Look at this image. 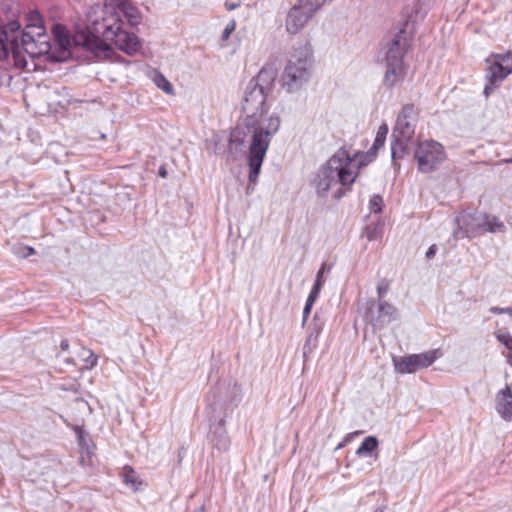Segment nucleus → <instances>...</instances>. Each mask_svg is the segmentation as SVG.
Listing matches in <instances>:
<instances>
[{"mask_svg": "<svg viewBox=\"0 0 512 512\" xmlns=\"http://www.w3.org/2000/svg\"><path fill=\"white\" fill-rule=\"evenodd\" d=\"M312 50L308 44L295 47L283 73V85L289 91L299 89L310 77Z\"/></svg>", "mask_w": 512, "mask_h": 512, "instance_id": "5", "label": "nucleus"}, {"mask_svg": "<svg viewBox=\"0 0 512 512\" xmlns=\"http://www.w3.org/2000/svg\"><path fill=\"white\" fill-rule=\"evenodd\" d=\"M239 388L236 384L219 382L207 396V414L210 421L209 442L219 451H226L230 439L225 429V418L233 411Z\"/></svg>", "mask_w": 512, "mask_h": 512, "instance_id": "3", "label": "nucleus"}, {"mask_svg": "<svg viewBox=\"0 0 512 512\" xmlns=\"http://www.w3.org/2000/svg\"><path fill=\"white\" fill-rule=\"evenodd\" d=\"M125 17L131 26H136L140 23V16L138 10L133 6H126L124 9Z\"/></svg>", "mask_w": 512, "mask_h": 512, "instance_id": "22", "label": "nucleus"}, {"mask_svg": "<svg viewBox=\"0 0 512 512\" xmlns=\"http://www.w3.org/2000/svg\"><path fill=\"white\" fill-rule=\"evenodd\" d=\"M489 64L486 78L487 83L484 87V95H489L494 91L499 84L512 73L511 54H492L490 58L486 59Z\"/></svg>", "mask_w": 512, "mask_h": 512, "instance_id": "9", "label": "nucleus"}, {"mask_svg": "<svg viewBox=\"0 0 512 512\" xmlns=\"http://www.w3.org/2000/svg\"><path fill=\"white\" fill-rule=\"evenodd\" d=\"M34 42V37L29 32L22 33V44L24 46H28Z\"/></svg>", "mask_w": 512, "mask_h": 512, "instance_id": "30", "label": "nucleus"}, {"mask_svg": "<svg viewBox=\"0 0 512 512\" xmlns=\"http://www.w3.org/2000/svg\"><path fill=\"white\" fill-rule=\"evenodd\" d=\"M374 512H384V509L382 507H378L374 510Z\"/></svg>", "mask_w": 512, "mask_h": 512, "instance_id": "43", "label": "nucleus"}, {"mask_svg": "<svg viewBox=\"0 0 512 512\" xmlns=\"http://www.w3.org/2000/svg\"><path fill=\"white\" fill-rule=\"evenodd\" d=\"M496 338L509 350L510 354L507 356V362L512 365V336L509 334H498Z\"/></svg>", "mask_w": 512, "mask_h": 512, "instance_id": "24", "label": "nucleus"}, {"mask_svg": "<svg viewBox=\"0 0 512 512\" xmlns=\"http://www.w3.org/2000/svg\"><path fill=\"white\" fill-rule=\"evenodd\" d=\"M81 357L86 363V369H92L97 365L98 357L89 349H82Z\"/></svg>", "mask_w": 512, "mask_h": 512, "instance_id": "23", "label": "nucleus"}, {"mask_svg": "<svg viewBox=\"0 0 512 512\" xmlns=\"http://www.w3.org/2000/svg\"><path fill=\"white\" fill-rule=\"evenodd\" d=\"M436 252H437V245L436 244L431 245L426 252V258L432 259L435 256Z\"/></svg>", "mask_w": 512, "mask_h": 512, "instance_id": "35", "label": "nucleus"}, {"mask_svg": "<svg viewBox=\"0 0 512 512\" xmlns=\"http://www.w3.org/2000/svg\"><path fill=\"white\" fill-rule=\"evenodd\" d=\"M378 447V440L375 436H367L364 438L358 449L356 455L359 457L371 456L372 452Z\"/></svg>", "mask_w": 512, "mask_h": 512, "instance_id": "18", "label": "nucleus"}, {"mask_svg": "<svg viewBox=\"0 0 512 512\" xmlns=\"http://www.w3.org/2000/svg\"><path fill=\"white\" fill-rule=\"evenodd\" d=\"M441 356L440 350L434 349L400 357L399 359H394L395 370L401 374L414 373L419 369L431 366Z\"/></svg>", "mask_w": 512, "mask_h": 512, "instance_id": "11", "label": "nucleus"}, {"mask_svg": "<svg viewBox=\"0 0 512 512\" xmlns=\"http://www.w3.org/2000/svg\"><path fill=\"white\" fill-rule=\"evenodd\" d=\"M320 329L319 328L315 334L313 333H310L308 336H307V339H306V342L303 346V356L304 357H307L308 354L312 353L314 351V349L317 347V343H318V335H319V332H320Z\"/></svg>", "mask_w": 512, "mask_h": 512, "instance_id": "21", "label": "nucleus"}, {"mask_svg": "<svg viewBox=\"0 0 512 512\" xmlns=\"http://www.w3.org/2000/svg\"><path fill=\"white\" fill-rule=\"evenodd\" d=\"M369 206L372 212L380 213L383 207V198L380 195H373L370 199Z\"/></svg>", "mask_w": 512, "mask_h": 512, "instance_id": "25", "label": "nucleus"}, {"mask_svg": "<svg viewBox=\"0 0 512 512\" xmlns=\"http://www.w3.org/2000/svg\"><path fill=\"white\" fill-rule=\"evenodd\" d=\"M507 162H510V163H512V158H511V159H509V160H507Z\"/></svg>", "mask_w": 512, "mask_h": 512, "instance_id": "46", "label": "nucleus"}, {"mask_svg": "<svg viewBox=\"0 0 512 512\" xmlns=\"http://www.w3.org/2000/svg\"><path fill=\"white\" fill-rule=\"evenodd\" d=\"M159 176H161L162 178H165L167 176V172L164 167L159 168Z\"/></svg>", "mask_w": 512, "mask_h": 512, "instance_id": "42", "label": "nucleus"}, {"mask_svg": "<svg viewBox=\"0 0 512 512\" xmlns=\"http://www.w3.org/2000/svg\"><path fill=\"white\" fill-rule=\"evenodd\" d=\"M367 317L375 328H382L396 319L397 309L390 303L379 300L377 316H374L372 310H369Z\"/></svg>", "mask_w": 512, "mask_h": 512, "instance_id": "13", "label": "nucleus"}, {"mask_svg": "<svg viewBox=\"0 0 512 512\" xmlns=\"http://www.w3.org/2000/svg\"><path fill=\"white\" fill-rule=\"evenodd\" d=\"M236 23L234 20L230 21L224 28V31L222 33L221 39L223 41H226L229 39L232 32L235 30Z\"/></svg>", "mask_w": 512, "mask_h": 512, "instance_id": "27", "label": "nucleus"}, {"mask_svg": "<svg viewBox=\"0 0 512 512\" xmlns=\"http://www.w3.org/2000/svg\"><path fill=\"white\" fill-rule=\"evenodd\" d=\"M325 267H326V264L323 263L321 268L318 270V272L316 274L315 281H319L321 285H323V283H324V281H323V273H324Z\"/></svg>", "mask_w": 512, "mask_h": 512, "instance_id": "36", "label": "nucleus"}, {"mask_svg": "<svg viewBox=\"0 0 512 512\" xmlns=\"http://www.w3.org/2000/svg\"><path fill=\"white\" fill-rule=\"evenodd\" d=\"M316 299H317L316 297H314V296L309 294L308 297H307L306 303L314 305Z\"/></svg>", "mask_w": 512, "mask_h": 512, "instance_id": "41", "label": "nucleus"}, {"mask_svg": "<svg viewBox=\"0 0 512 512\" xmlns=\"http://www.w3.org/2000/svg\"><path fill=\"white\" fill-rule=\"evenodd\" d=\"M487 219V213L480 211H463L455 218L456 229L453 237L456 239L464 237H475L483 234V225Z\"/></svg>", "mask_w": 512, "mask_h": 512, "instance_id": "10", "label": "nucleus"}, {"mask_svg": "<svg viewBox=\"0 0 512 512\" xmlns=\"http://www.w3.org/2000/svg\"><path fill=\"white\" fill-rule=\"evenodd\" d=\"M20 249L23 250V252L21 253V255L23 257H28V256H31V255L35 254L34 248H32L30 246H23Z\"/></svg>", "mask_w": 512, "mask_h": 512, "instance_id": "34", "label": "nucleus"}, {"mask_svg": "<svg viewBox=\"0 0 512 512\" xmlns=\"http://www.w3.org/2000/svg\"><path fill=\"white\" fill-rule=\"evenodd\" d=\"M352 166L353 158L348 152L344 149L338 150L318 169L312 182L316 193L325 196L331 188L339 186L334 197L340 199L346 193L344 187H350L356 180L357 173Z\"/></svg>", "mask_w": 512, "mask_h": 512, "instance_id": "4", "label": "nucleus"}, {"mask_svg": "<svg viewBox=\"0 0 512 512\" xmlns=\"http://www.w3.org/2000/svg\"><path fill=\"white\" fill-rule=\"evenodd\" d=\"M352 435H353V434H349V435H347V436H346V438L344 439V441H343V442H341V443L337 446V449H340V448L344 447V446H345V444H346V442L350 439V437H351Z\"/></svg>", "mask_w": 512, "mask_h": 512, "instance_id": "40", "label": "nucleus"}, {"mask_svg": "<svg viewBox=\"0 0 512 512\" xmlns=\"http://www.w3.org/2000/svg\"><path fill=\"white\" fill-rule=\"evenodd\" d=\"M417 113L413 104H405L399 113L392 137L411 140L415 132Z\"/></svg>", "mask_w": 512, "mask_h": 512, "instance_id": "12", "label": "nucleus"}, {"mask_svg": "<svg viewBox=\"0 0 512 512\" xmlns=\"http://www.w3.org/2000/svg\"><path fill=\"white\" fill-rule=\"evenodd\" d=\"M483 226V234L504 233L506 231L504 222L501 221L499 217L490 214H487V219L485 220V224Z\"/></svg>", "mask_w": 512, "mask_h": 512, "instance_id": "17", "label": "nucleus"}, {"mask_svg": "<svg viewBox=\"0 0 512 512\" xmlns=\"http://www.w3.org/2000/svg\"><path fill=\"white\" fill-rule=\"evenodd\" d=\"M495 408L502 419L512 421V391L508 385L496 394Z\"/></svg>", "mask_w": 512, "mask_h": 512, "instance_id": "14", "label": "nucleus"}, {"mask_svg": "<svg viewBox=\"0 0 512 512\" xmlns=\"http://www.w3.org/2000/svg\"><path fill=\"white\" fill-rule=\"evenodd\" d=\"M71 390H73L74 392H77V389L74 388V386L71 388Z\"/></svg>", "mask_w": 512, "mask_h": 512, "instance_id": "45", "label": "nucleus"}, {"mask_svg": "<svg viewBox=\"0 0 512 512\" xmlns=\"http://www.w3.org/2000/svg\"><path fill=\"white\" fill-rule=\"evenodd\" d=\"M155 82H156L157 86L160 89H162L163 91H165L166 93L172 92V85L164 76L160 75L159 77L156 78Z\"/></svg>", "mask_w": 512, "mask_h": 512, "instance_id": "26", "label": "nucleus"}, {"mask_svg": "<svg viewBox=\"0 0 512 512\" xmlns=\"http://www.w3.org/2000/svg\"><path fill=\"white\" fill-rule=\"evenodd\" d=\"M408 46L405 31L400 30L394 36L386 52V71L384 75V85L386 87L392 88L404 80L406 68L403 59Z\"/></svg>", "mask_w": 512, "mask_h": 512, "instance_id": "6", "label": "nucleus"}, {"mask_svg": "<svg viewBox=\"0 0 512 512\" xmlns=\"http://www.w3.org/2000/svg\"><path fill=\"white\" fill-rule=\"evenodd\" d=\"M414 157L421 173H431L439 169L447 156L441 143L435 140H425L418 143Z\"/></svg>", "mask_w": 512, "mask_h": 512, "instance_id": "8", "label": "nucleus"}, {"mask_svg": "<svg viewBox=\"0 0 512 512\" xmlns=\"http://www.w3.org/2000/svg\"><path fill=\"white\" fill-rule=\"evenodd\" d=\"M326 2L327 0H298L288 11L285 21L287 32H300Z\"/></svg>", "mask_w": 512, "mask_h": 512, "instance_id": "7", "label": "nucleus"}, {"mask_svg": "<svg viewBox=\"0 0 512 512\" xmlns=\"http://www.w3.org/2000/svg\"><path fill=\"white\" fill-rule=\"evenodd\" d=\"M73 430L77 436L78 445L80 447V450L83 452H86L87 457L90 458L92 455V450H91V445H90L91 441L86 437V435L84 434V431L82 430V428L80 426H78V425L74 426Z\"/></svg>", "mask_w": 512, "mask_h": 512, "instance_id": "19", "label": "nucleus"}, {"mask_svg": "<svg viewBox=\"0 0 512 512\" xmlns=\"http://www.w3.org/2000/svg\"><path fill=\"white\" fill-rule=\"evenodd\" d=\"M93 31L78 30L71 38L65 26L53 27L54 44L42 42L45 46L38 53H48L55 61L61 62L71 55V48L80 47L91 52L95 57H108L110 46L107 41L132 56L140 48L138 37L122 29L123 22L116 13H109L102 21H93Z\"/></svg>", "mask_w": 512, "mask_h": 512, "instance_id": "2", "label": "nucleus"}, {"mask_svg": "<svg viewBox=\"0 0 512 512\" xmlns=\"http://www.w3.org/2000/svg\"><path fill=\"white\" fill-rule=\"evenodd\" d=\"M389 128L386 123H383L379 126L376 137L374 139L372 147L368 150L367 155L375 157L377 151L384 146Z\"/></svg>", "mask_w": 512, "mask_h": 512, "instance_id": "16", "label": "nucleus"}, {"mask_svg": "<svg viewBox=\"0 0 512 512\" xmlns=\"http://www.w3.org/2000/svg\"><path fill=\"white\" fill-rule=\"evenodd\" d=\"M388 289H389L388 284H380V285H378V287H377V294H378L379 300H382V298L388 292Z\"/></svg>", "mask_w": 512, "mask_h": 512, "instance_id": "31", "label": "nucleus"}, {"mask_svg": "<svg viewBox=\"0 0 512 512\" xmlns=\"http://www.w3.org/2000/svg\"><path fill=\"white\" fill-rule=\"evenodd\" d=\"M239 6H240V4H239V3H229V2H226V3H225V7H226V9H227L228 11H232V10H234V9L238 8Z\"/></svg>", "mask_w": 512, "mask_h": 512, "instance_id": "38", "label": "nucleus"}, {"mask_svg": "<svg viewBox=\"0 0 512 512\" xmlns=\"http://www.w3.org/2000/svg\"><path fill=\"white\" fill-rule=\"evenodd\" d=\"M89 459L90 458L87 457L86 452L81 451V456L79 460L80 464L85 467L88 464L87 462L89 461Z\"/></svg>", "mask_w": 512, "mask_h": 512, "instance_id": "37", "label": "nucleus"}, {"mask_svg": "<svg viewBox=\"0 0 512 512\" xmlns=\"http://www.w3.org/2000/svg\"><path fill=\"white\" fill-rule=\"evenodd\" d=\"M313 305L309 303H305L304 309H303V318H302V324L304 325L305 322L308 319V316L312 310Z\"/></svg>", "mask_w": 512, "mask_h": 512, "instance_id": "33", "label": "nucleus"}, {"mask_svg": "<svg viewBox=\"0 0 512 512\" xmlns=\"http://www.w3.org/2000/svg\"><path fill=\"white\" fill-rule=\"evenodd\" d=\"M410 140L392 137L391 141V159L392 165L397 168L399 165L397 164V160L403 159L408 151V142Z\"/></svg>", "mask_w": 512, "mask_h": 512, "instance_id": "15", "label": "nucleus"}, {"mask_svg": "<svg viewBox=\"0 0 512 512\" xmlns=\"http://www.w3.org/2000/svg\"><path fill=\"white\" fill-rule=\"evenodd\" d=\"M60 347L62 350L66 351L69 348V341L67 339L62 340Z\"/></svg>", "mask_w": 512, "mask_h": 512, "instance_id": "39", "label": "nucleus"}, {"mask_svg": "<svg viewBox=\"0 0 512 512\" xmlns=\"http://www.w3.org/2000/svg\"><path fill=\"white\" fill-rule=\"evenodd\" d=\"M322 286L323 285H321L319 281H315V283H314V285H313V287H312V289H311L309 294L314 296V297H316V298H318Z\"/></svg>", "mask_w": 512, "mask_h": 512, "instance_id": "32", "label": "nucleus"}, {"mask_svg": "<svg viewBox=\"0 0 512 512\" xmlns=\"http://www.w3.org/2000/svg\"><path fill=\"white\" fill-rule=\"evenodd\" d=\"M122 477H123V481L126 484L133 486L135 490H137L138 485L141 484V482L138 480V476H137L136 472L130 466H125L123 468Z\"/></svg>", "mask_w": 512, "mask_h": 512, "instance_id": "20", "label": "nucleus"}, {"mask_svg": "<svg viewBox=\"0 0 512 512\" xmlns=\"http://www.w3.org/2000/svg\"><path fill=\"white\" fill-rule=\"evenodd\" d=\"M275 79V70L263 68L248 82L241 102V120L230 136V145L248 148L249 182L252 184L257 181L270 142L281 124L276 113L268 114V97Z\"/></svg>", "mask_w": 512, "mask_h": 512, "instance_id": "1", "label": "nucleus"}, {"mask_svg": "<svg viewBox=\"0 0 512 512\" xmlns=\"http://www.w3.org/2000/svg\"><path fill=\"white\" fill-rule=\"evenodd\" d=\"M489 311L493 314H508L510 317H512V306L506 308L492 306L490 307Z\"/></svg>", "mask_w": 512, "mask_h": 512, "instance_id": "28", "label": "nucleus"}, {"mask_svg": "<svg viewBox=\"0 0 512 512\" xmlns=\"http://www.w3.org/2000/svg\"><path fill=\"white\" fill-rule=\"evenodd\" d=\"M367 237H368V239H369L370 241H371V240H373V236H372L371 234H368V236H367Z\"/></svg>", "mask_w": 512, "mask_h": 512, "instance_id": "44", "label": "nucleus"}, {"mask_svg": "<svg viewBox=\"0 0 512 512\" xmlns=\"http://www.w3.org/2000/svg\"><path fill=\"white\" fill-rule=\"evenodd\" d=\"M6 33L0 34V60H4L8 56V49L4 44Z\"/></svg>", "mask_w": 512, "mask_h": 512, "instance_id": "29", "label": "nucleus"}]
</instances>
